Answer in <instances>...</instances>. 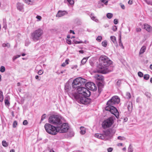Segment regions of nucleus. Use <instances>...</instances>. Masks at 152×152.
<instances>
[{
  "mask_svg": "<svg viewBox=\"0 0 152 152\" xmlns=\"http://www.w3.org/2000/svg\"><path fill=\"white\" fill-rule=\"evenodd\" d=\"M86 82V79L81 77H77L73 81L72 87L73 88H76L82 85H84Z\"/></svg>",
  "mask_w": 152,
  "mask_h": 152,
  "instance_id": "obj_5",
  "label": "nucleus"
},
{
  "mask_svg": "<svg viewBox=\"0 0 152 152\" xmlns=\"http://www.w3.org/2000/svg\"><path fill=\"white\" fill-rule=\"evenodd\" d=\"M118 21L117 19H115L114 20V23L115 24H117L118 23Z\"/></svg>",
  "mask_w": 152,
  "mask_h": 152,
  "instance_id": "obj_49",
  "label": "nucleus"
},
{
  "mask_svg": "<svg viewBox=\"0 0 152 152\" xmlns=\"http://www.w3.org/2000/svg\"><path fill=\"white\" fill-rule=\"evenodd\" d=\"M77 91L79 94H75L74 95H80V96H87L88 97L91 95V93L90 91L84 87H79L77 88Z\"/></svg>",
  "mask_w": 152,
  "mask_h": 152,
  "instance_id": "obj_7",
  "label": "nucleus"
},
{
  "mask_svg": "<svg viewBox=\"0 0 152 152\" xmlns=\"http://www.w3.org/2000/svg\"><path fill=\"white\" fill-rule=\"evenodd\" d=\"M6 47H7L8 48H9L10 47V45L9 43H7L6 44Z\"/></svg>",
  "mask_w": 152,
  "mask_h": 152,
  "instance_id": "obj_57",
  "label": "nucleus"
},
{
  "mask_svg": "<svg viewBox=\"0 0 152 152\" xmlns=\"http://www.w3.org/2000/svg\"><path fill=\"white\" fill-rule=\"evenodd\" d=\"M2 145L4 147H7L8 145V144L5 141L3 140L2 142Z\"/></svg>",
  "mask_w": 152,
  "mask_h": 152,
  "instance_id": "obj_28",
  "label": "nucleus"
},
{
  "mask_svg": "<svg viewBox=\"0 0 152 152\" xmlns=\"http://www.w3.org/2000/svg\"><path fill=\"white\" fill-rule=\"evenodd\" d=\"M84 84L87 89L92 91H95L96 89V87L95 84L93 82H88Z\"/></svg>",
  "mask_w": 152,
  "mask_h": 152,
  "instance_id": "obj_13",
  "label": "nucleus"
},
{
  "mask_svg": "<svg viewBox=\"0 0 152 152\" xmlns=\"http://www.w3.org/2000/svg\"><path fill=\"white\" fill-rule=\"evenodd\" d=\"M121 84V81L118 80L116 83L117 85L118 86H120Z\"/></svg>",
  "mask_w": 152,
  "mask_h": 152,
  "instance_id": "obj_45",
  "label": "nucleus"
},
{
  "mask_svg": "<svg viewBox=\"0 0 152 152\" xmlns=\"http://www.w3.org/2000/svg\"><path fill=\"white\" fill-rule=\"evenodd\" d=\"M36 18L39 20H40L41 19V17L40 16L37 15L36 17Z\"/></svg>",
  "mask_w": 152,
  "mask_h": 152,
  "instance_id": "obj_52",
  "label": "nucleus"
},
{
  "mask_svg": "<svg viewBox=\"0 0 152 152\" xmlns=\"http://www.w3.org/2000/svg\"><path fill=\"white\" fill-rule=\"evenodd\" d=\"M99 64L98 66V72L106 74L107 72V67L112 64V61L106 56H101L99 59Z\"/></svg>",
  "mask_w": 152,
  "mask_h": 152,
  "instance_id": "obj_1",
  "label": "nucleus"
},
{
  "mask_svg": "<svg viewBox=\"0 0 152 152\" xmlns=\"http://www.w3.org/2000/svg\"><path fill=\"white\" fill-rule=\"evenodd\" d=\"M24 4H23L19 2L18 3L16 4L17 9L19 11L21 12H24Z\"/></svg>",
  "mask_w": 152,
  "mask_h": 152,
  "instance_id": "obj_15",
  "label": "nucleus"
},
{
  "mask_svg": "<svg viewBox=\"0 0 152 152\" xmlns=\"http://www.w3.org/2000/svg\"><path fill=\"white\" fill-rule=\"evenodd\" d=\"M96 39L97 41L100 42L102 39V37L101 36H98L96 38Z\"/></svg>",
  "mask_w": 152,
  "mask_h": 152,
  "instance_id": "obj_42",
  "label": "nucleus"
},
{
  "mask_svg": "<svg viewBox=\"0 0 152 152\" xmlns=\"http://www.w3.org/2000/svg\"><path fill=\"white\" fill-rule=\"evenodd\" d=\"M17 125V122L16 121H14L13 123V126L14 128H15Z\"/></svg>",
  "mask_w": 152,
  "mask_h": 152,
  "instance_id": "obj_43",
  "label": "nucleus"
},
{
  "mask_svg": "<svg viewBox=\"0 0 152 152\" xmlns=\"http://www.w3.org/2000/svg\"><path fill=\"white\" fill-rule=\"evenodd\" d=\"M46 114H43L42 116L41 119L40 123H41V122L46 117Z\"/></svg>",
  "mask_w": 152,
  "mask_h": 152,
  "instance_id": "obj_32",
  "label": "nucleus"
},
{
  "mask_svg": "<svg viewBox=\"0 0 152 152\" xmlns=\"http://www.w3.org/2000/svg\"><path fill=\"white\" fill-rule=\"evenodd\" d=\"M67 1L71 5H73L74 3V1L73 0H67Z\"/></svg>",
  "mask_w": 152,
  "mask_h": 152,
  "instance_id": "obj_40",
  "label": "nucleus"
},
{
  "mask_svg": "<svg viewBox=\"0 0 152 152\" xmlns=\"http://www.w3.org/2000/svg\"><path fill=\"white\" fill-rule=\"evenodd\" d=\"M141 29L140 28H136V31L137 32H139L141 31Z\"/></svg>",
  "mask_w": 152,
  "mask_h": 152,
  "instance_id": "obj_53",
  "label": "nucleus"
},
{
  "mask_svg": "<svg viewBox=\"0 0 152 152\" xmlns=\"http://www.w3.org/2000/svg\"><path fill=\"white\" fill-rule=\"evenodd\" d=\"M126 107L127 108L129 112H131L132 110V102H126L125 105Z\"/></svg>",
  "mask_w": 152,
  "mask_h": 152,
  "instance_id": "obj_14",
  "label": "nucleus"
},
{
  "mask_svg": "<svg viewBox=\"0 0 152 152\" xmlns=\"http://www.w3.org/2000/svg\"><path fill=\"white\" fill-rule=\"evenodd\" d=\"M9 99H10V97L8 96H7L5 99L4 102L6 105H9L10 104V103L8 100Z\"/></svg>",
  "mask_w": 152,
  "mask_h": 152,
  "instance_id": "obj_21",
  "label": "nucleus"
},
{
  "mask_svg": "<svg viewBox=\"0 0 152 152\" xmlns=\"http://www.w3.org/2000/svg\"><path fill=\"white\" fill-rule=\"evenodd\" d=\"M87 58H84L81 61V64H84L86 62Z\"/></svg>",
  "mask_w": 152,
  "mask_h": 152,
  "instance_id": "obj_30",
  "label": "nucleus"
},
{
  "mask_svg": "<svg viewBox=\"0 0 152 152\" xmlns=\"http://www.w3.org/2000/svg\"><path fill=\"white\" fill-rule=\"evenodd\" d=\"M113 122V119L111 117L104 120L102 123V126L104 129H106L110 127Z\"/></svg>",
  "mask_w": 152,
  "mask_h": 152,
  "instance_id": "obj_11",
  "label": "nucleus"
},
{
  "mask_svg": "<svg viewBox=\"0 0 152 152\" xmlns=\"http://www.w3.org/2000/svg\"><path fill=\"white\" fill-rule=\"evenodd\" d=\"M80 133L82 134H84L86 133V130L85 128L84 127L81 126L80 128Z\"/></svg>",
  "mask_w": 152,
  "mask_h": 152,
  "instance_id": "obj_22",
  "label": "nucleus"
},
{
  "mask_svg": "<svg viewBox=\"0 0 152 152\" xmlns=\"http://www.w3.org/2000/svg\"><path fill=\"white\" fill-rule=\"evenodd\" d=\"M5 70V68L4 66H2L1 67L0 71L1 72H4Z\"/></svg>",
  "mask_w": 152,
  "mask_h": 152,
  "instance_id": "obj_33",
  "label": "nucleus"
},
{
  "mask_svg": "<svg viewBox=\"0 0 152 152\" xmlns=\"http://www.w3.org/2000/svg\"><path fill=\"white\" fill-rule=\"evenodd\" d=\"M90 17L91 19L93 21H95L96 23H98L99 22L98 19H97L96 17L94 15V14L93 13H91L90 15Z\"/></svg>",
  "mask_w": 152,
  "mask_h": 152,
  "instance_id": "obj_19",
  "label": "nucleus"
},
{
  "mask_svg": "<svg viewBox=\"0 0 152 152\" xmlns=\"http://www.w3.org/2000/svg\"><path fill=\"white\" fill-rule=\"evenodd\" d=\"M66 63L65 62L63 63L61 65V66L64 67L66 66Z\"/></svg>",
  "mask_w": 152,
  "mask_h": 152,
  "instance_id": "obj_59",
  "label": "nucleus"
},
{
  "mask_svg": "<svg viewBox=\"0 0 152 152\" xmlns=\"http://www.w3.org/2000/svg\"><path fill=\"white\" fill-rule=\"evenodd\" d=\"M4 96L3 95V92L2 91H0V101L2 102L3 101Z\"/></svg>",
  "mask_w": 152,
  "mask_h": 152,
  "instance_id": "obj_27",
  "label": "nucleus"
},
{
  "mask_svg": "<svg viewBox=\"0 0 152 152\" xmlns=\"http://www.w3.org/2000/svg\"><path fill=\"white\" fill-rule=\"evenodd\" d=\"M62 119V118L60 115H52L49 118L48 122L50 124L57 126L61 123Z\"/></svg>",
  "mask_w": 152,
  "mask_h": 152,
  "instance_id": "obj_3",
  "label": "nucleus"
},
{
  "mask_svg": "<svg viewBox=\"0 0 152 152\" xmlns=\"http://www.w3.org/2000/svg\"><path fill=\"white\" fill-rule=\"evenodd\" d=\"M75 44L86 43V41H85L84 42L82 41H75Z\"/></svg>",
  "mask_w": 152,
  "mask_h": 152,
  "instance_id": "obj_39",
  "label": "nucleus"
},
{
  "mask_svg": "<svg viewBox=\"0 0 152 152\" xmlns=\"http://www.w3.org/2000/svg\"><path fill=\"white\" fill-rule=\"evenodd\" d=\"M23 1L28 4H32L33 1L31 0H23Z\"/></svg>",
  "mask_w": 152,
  "mask_h": 152,
  "instance_id": "obj_26",
  "label": "nucleus"
},
{
  "mask_svg": "<svg viewBox=\"0 0 152 152\" xmlns=\"http://www.w3.org/2000/svg\"><path fill=\"white\" fill-rule=\"evenodd\" d=\"M146 50V47L145 46H142L141 48L139 53V55L143 53Z\"/></svg>",
  "mask_w": 152,
  "mask_h": 152,
  "instance_id": "obj_20",
  "label": "nucleus"
},
{
  "mask_svg": "<svg viewBox=\"0 0 152 152\" xmlns=\"http://www.w3.org/2000/svg\"><path fill=\"white\" fill-rule=\"evenodd\" d=\"M120 101V99L117 96H114L113 97L107 102V105H112L118 104Z\"/></svg>",
  "mask_w": 152,
  "mask_h": 152,
  "instance_id": "obj_12",
  "label": "nucleus"
},
{
  "mask_svg": "<svg viewBox=\"0 0 152 152\" xmlns=\"http://www.w3.org/2000/svg\"><path fill=\"white\" fill-rule=\"evenodd\" d=\"M74 98L79 103L83 104H87L88 99L86 98L87 96H80V95H75L73 96Z\"/></svg>",
  "mask_w": 152,
  "mask_h": 152,
  "instance_id": "obj_9",
  "label": "nucleus"
},
{
  "mask_svg": "<svg viewBox=\"0 0 152 152\" xmlns=\"http://www.w3.org/2000/svg\"><path fill=\"white\" fill-rule=\"evenodd\" d=\"M79 52L81 53H84V51L83 50H80L79 51Z\"/></svg>",
  "mask_w": 152,
  "mask_h": 152,
  "instance_id": "obj_63",
  "label": "nucleus"
},
{
  "mask_svg": "<svg viewBox=\"0 0 152 152\" xmlns=\"http://www.w3.org/2000/svg\"><path fill=\"white\" fill-rule=\"evenodd\" d=\"M103 87V85L102 83H100V82L98 83V87L99 90L101 89Z\"/></svg>",
  "mask_w": 152,
  "mask_h": 152,
  "instance_id": "obj_36",
  "label": "nucleus"
},
{
  "mask_svg": "<svg viewBox=\"0 0 152 152\" xmlns=\"http://www.w3.org/2000/svg\"><path fill=\"white\" fill-rule=\"evenodd\" d=\"M107 105V106L105 107V110L110 111L118 118L119 117V113L117 109L112 105Z\"/></svg>",
  "mask_w": 152,
  "mask_h": 152,
  "instance_id": "obj_10",
  "label": "nucleus"
},
{
  "mask_svg": "<svg viewBox=\"0 0 152 152\" xmlns=\"http://www.w3.org/2000/svg\"><path fill=\"white\" fill-rule=\"evenodd\" d=\"M67 43L69 44H71V40L70 39H68L66 40Z\"/></svg>",
  "mask_w": 152,
  "mask_h": 152,
  "instance_id": "obj_50",
  "label": "nucleus"
},
{
  "mask_svg": "<svg viewBox=\"0 0 152 152\" xmlns=\"http://www.w3.org/2000/svg\"><path fill=\"white\" fill-rule=\"evenodd\" d=\"M138 75L140 77H142L143 76V74L140 72H139L138 73Z\"/></svg>",
  "mask_w": 152,
  "mask_h": 152,
  "instance_id": "obj_44",
  "label": "nucleus"
},
{
  "mask_svg": "<svg viewBox=\"0 0 152 152\" xmlns=\"http://www.w3.org/2000/svg\"><path fill=\"white\" fill-rule=\"evenodd\" d=\"M113 14L111 13H108L107 14V17L109 19L113 17Z\"/></svg>",
  "mask_w": 152,
  "mask_h": 152,
  "instance_id": "obj_31",
  "label": "nucleus"
},
{
  "mask_svg": "<svg viewBox=\"0 0 152 152\" xmlns=\"http://www.w3.org/2000/svg\"><path fill=\"white\" fill-rule=\"evenodd\" d=\"M67 14V12L65 11L59 10L56 14V17H62L65 15Z\"/></svg>",
  "mask_w": 152,
  "mask_h": 152,
  "instance_id": "obj_16",
  "label": "nucleus"
},
{
  "mask_svg": "<svg viewBox=\"0 0 152 152\" xmlns=\"http://www.w3.org/2000/svg\"><path fill=\"white\" fill-rule=\"evenodd\" d=\"M28 124V122L26 120H25L23 121V124L24 125H27Z\"/></svg>",
  "mask_w": 152,
  "mask_h": 152,
  "instance_id": "obj_47",
  "label": "nucleus"
},
{
  "mask_svg": "<svg viewBox=\"0 0 152 152\" xmlns=\"http://www.w3.org/2000/svg\"><path fill=\"white\" fill-rule=\"evenodd\" d=\"M69 61V60L68 59H66V60L65 61V63H66V64H69V63H68V61Z\"/></svg>",
  "mask_w": 152,
  "mask_h": 152,
  "instance_id": "obj_61",
  "label": "nucleus"
},
{
  "mask_svg": "<svg viewBox=\"0 0 152 152\" xmlns=\"http://www.w3.org/2000/svg\"><path fill=\"white\" fill-rule=\"evenodd\" d=\"M20 56V55H17L16 56H14L12 58V60L13 61H14L15 60L18 58H19Z\"/></svg>",
  "mask_w": 152,
  "mask_h": 152,
  "instance_id": "obj_37",
  "label": "nucleus"
},
{
  "mask_svg": "<svg viewBox=\"0 0 152 152\" xmlns=\"http://www.w3.org/2000/svg\"><path fill=\"white\" fill-rule=\"evenodd\" d=\"M113 150L112 148L110 147L107 148V151L108 152H111Z\"/></svg>",
  "mask_w": 152,
  "mask_h": 152,
  "instance_id": "obj_48",
  "label": "nucleus"
},
{
  "mask_svg": "<svg viewBox=\"0 0 152 152\" xmlns=\"http://www.w3.org/2000/svg\"><path fill=\"white\" fill-rule=\"evenodd\" d=\"M126 97L128 99H130L131 97V95L130 94L129 92H127L126 93Z\"/></svg>",
  "mask_w": 152,
  "mask_h": 152,
  "instance_id": "obj_38",
  "label": "nucleus"
},
{
  "mask_svg": "<svg viewBox=\"0 0 152 152\" xmlns=\"http://www.w3.org/2000/svg\"><path fill=\"white\" fill-rule=\"evenodd\" d=\"M119 45L123 49L124 48V47L123 46V44L122 43H121L119 44Z\"/></svg>",
  "mask_w": 152,
  "mask_h": 152,
  "instance_id": "obj_56",
  "label": "nucleus"
},
{
  "mask_svg": "<svg viewBox=\"0 0 152 152\" xmlns=\"http://www.w3.org/2000/svg\"><path fill=\"white\" fill-rule=\"evenodd\" d=\"M110 39L114 44H115L116 43V38L115 36H111L110 37Z\"/></svg>",
  "mask_w": 152,
  "mask_h": 152,
  "instance_id": "obj_24",
  "label": "nucleus"
},
{
  "mask_svg": "<svg viewBox=\"0 0 152 152\" xmlns=\"http://www.w3.org/2000/svg\"><path fill=\"white\" fill-rule=\"evenodd\" d=\"M45 130L48 133L54 135L57 133V126H54L50 124L46 123L44 126Z\"/></svg>",
  "mask_w": 152,
  "mask_h": 152,
  "instance_id": "obj_6",
  "label": "nucleus"
},
{
  "mask_svg": "<svg viewBox=\"0 0 152 152\" xmlns=\"http://www.w3.org/2000/svg\"><path fill=\"white\" fill-rule=\"evenodd\" d=\"M112 29L114 31H115L117 30V27L116 26H114L113 27Z\"/></svg>",
  "mask_w": 152,
  "mask_h": 152,
  "instance_id": "obj_46",
  "label": "nucleus"
},
{
  "mask_svg": "<svg viewBox=\"0 0 152 152\" xmlns=\"http://www.w3.org/2000/svg\"><path fill=\"white\" fill-rule=\"evenodd\" d=\"M109 26V25L108 24H106L104 25V27L105 28L108 27Z\"/></svg>",
  "mask_w": 152,
  "mask_h": 152,
  "instance_id": "obj_58",
  "label": "nucleus"
},
{
  "mask_svg": "<svg viewBox=\"0 0 152 152\" xmlns=\"http://www.w3.org/2000/svg\"><path fill=\"white\" fill-rule=\"evenodd\" d=\"M129 4H132L133 3V1L131 0H129L128 2Z\"/></svg>",
  "mask_w": 152,
  "mask_h": 152,
  "instance_id": "obj_55",
  "label": "nucleus"
},
{
  "mask_svg": "<svg viewBox=\"0 0 152 152\" xmlns=\"http://www.w3.org/2000/svg\"><path fill=\"white\" fill-rule=\"evenodd\" d=\"M70 33H72V34H75V33L73 31H72V30H70Z\"/></svg>",
  "mask_w": 152,
  "mask_h": 152,
  "instance_id": "obj_64",
  "label": "nucleus"
},
{
  "mask_svg": "<svg viewBox=\"0 0 152 152\" xmlns=\"http://www.w3.org/2000/svg\"><path fill=\"white\" fill-rule=\"evenodd\" d=\"M145 94L147 97H150V94L148 93H146Z\"/></svg>",
  "mask_w": 152,
  "mask_h": 152,
  "instance_id": "obj_54",
  "label": "nucleus"
},
{
  "mask_svg": "<svg viewBox=\"0 0 152 152\" xmlns=\"http://www.w3.org/2000/svg\"><path fill=\"white\" fill-rule=\"evenodd\" d=\"M69 128L68 124L66 123H61L57 126V133L58 132L63 133L66 132L67 131Z\"/></svg>",
  "mask_w": 152,
  "mask_h": 152,
  "instance_id": "obj_8",
  "label": "nucleus"
},
{
  "mask_svg": "<svg viewBox=\"0 0 152 152\" xmlns=\"http://www.w3.org/2000/svg\"><path fill=\"white\" fill-rule=\"evenodd\" d=\"M115 132V131H113L111 129L104 131L103 134H95V137L96 138L104 140H110L112 138L113 134Z\"/></svg>",
  "mask_w": 152,
  "mask_h": 152,
  "instance_id": "obj_2",
  "label": "nucleus"
},
{
  "mask_svg": "<svg viewBox=\"0 0 152 152\" xmlns=\"http://www.w3.org/2000/svg\"><path fill=\"white\" fill-rule=\"evenodd\" d=\"M39 77L38 75H36L35 76V79H38V80H40V79H39Z\"/></svg>",
  "mask_w": 152,
  "mask_h": 152,
  "instance_id": "obj_60",
  "label": "nucleus"
},
{
  "mask_svg": "<svg viewBox=\"0 0 152 152\" xmlns=\"http://www.w3.org/2000/svg\"><path fill=\"white\" fill-rule=\"evenodd\" d=\"M118 139L121 140H126V138L124 137L119 136L118 137Z\"/></svg>",
  "mask_w": 152,
  "mask_h": 152,
  "instance_id": "obj_35",
  "label": "nucleus"
},
{
  "mask_svg": "<svg viewBox=\"0 0 152 152\" xmlns=\"http://www.w3.org/2000/svg\"><path fill=\"white\" fill-rule=\"evenodd\" d=\"M144 28L149 32L152 31V28L150 25L147 24H145Z\"/></svg>",
  "mask_w": 152,
  "mask_h": 152,
  "instance_id": "obj_18",
  "label": "nucleus"
},
{
  "mask_svg": "<svg viewBox=\"0 0 152 152\" xmlns=\"http://www.w3.org/2000/svg\"><path fill=\"white\" fill-rule=\"evenodd\" d=\"M43 73V70L42 69L39 70L38 72V74L39 75L42 74Z\"/></svg>",
  "mask_w": 152,
  "mask_h": 152,
  "instance_id": "obj_41",
  "label": "nucleus"
},
{
  "mask_svg": "<svg viewBox=\"0 0 152 152\" xmlns=\"http://www.w3.org/2000/svg\"><path fill=\"white\" fill-rule=\"evenodd\" d=\"M95 78L97 80L103 81L104 80V77L101 74H97L95 75Z\"/></svg>",
  "mask_w": 152,
  "mask_h": 152,
  "instance_id": "obj_17",
  "label": "nucleus"
},
{
  "mask_svg": "<svg viewBox=\"0 0 152 152\" xmlns=\"http://www.w3.org/2000/svg\"><path fill=\"white\" fill-rule=\"evenodd\" d=\"M127 151L128 152H133V148L131 144L129 145Z\"/></svg>",
  "mask_w": 152,
  "mask_h": 152,
  "instance_id": "obj_23",
  "label": "nucleus"
},
{
  "mask_svg": "<svg viewBox=\"0 0 152 152\" xmlns=\"http://www.w3.org/2000/svg\"><path fill=\"white\" fill-rule=\"evenodd\" d=\"M3 28L6 29L7 28V26L6 24V21L5 19H3Z\"/></svg>",
  "mask_w": 152,
  "mask_h": 152,
  "instance_id": "obj_25",
  "label": "nucleus"
},
{
  "mask_svg": "<svg viewBox=\"0 0 152 152\" xmlns=\"http://www.w3.org/2000/svg\"><path fill=\"white\" fill-rule=\"evenodd\" d=\"M108 2V1L107 0L106 1H105V2H104V4L105 5H107V4Z\"/></svg>",
  "mask_w": 152,
  "mask_h": 152,
  "instance_id": "obj_62",
  "label": "nucleus"
},
{
  "mask_svg": "<svg viewBox=\"0 0 152 152\" xmlns=\"http://www.w3.org/2000/svg\"><path fill=\"white\" fill-rule=\"evenodd\" d=\"M121 8L123 10L125 9V7L124 4H122L121 3L120 4Z\"/></svg>",
  "mask_w": 152,
  "mask_h": 152,
  "instance_id": "obj_51",
  "label": "nucleus"
},
{
  "mask_svg": "<svg viewBox=\"0 0 152 152\" xmlns=\"http://www.w3.org/2000/svg\"><path fill=\"white\" fill-rule=\"evenodd\" d=\"M102 45L103 46L106 47L107 45V42L106 40L103 41L102 43Z\"/></svg>",
  "mask_w": 152,
  "mask_h": 152,
  "instance_id": "obj_29",
  "label": "nucleus"
},
{
  "mask_svg": "<svg viewBox=\"0 0 152 152\" xmlns=\"http://www.w3.org/2000/svg\"><path fill=\"white\" fill-rule=\"evenodd\" d=\"M149 75L148 74H145L144 76V78L145 80H148L149 78Z\"/></svg>",
  "mask_w": 152,
  "mask_h": 152,
  "instance_id": "obj_34",
  "label": "nucleus"
},
{
  "mask_svg": "<svg viewBox=\"0 0 152 152\" xmlns=\"http://www.w3.org/2000/svg\"><path fill=\"white\" fill-rule=\"evenodd\" d=\"M43 34V30L40 28L34 31L31 34V39L33 41L37 42L40 39Z\"/></svg>",
  "mask_w": 152,
  "mask_h": 152,
  "instance_id": "obj_4",
  "label": "nucleus"
}]
</instances>
